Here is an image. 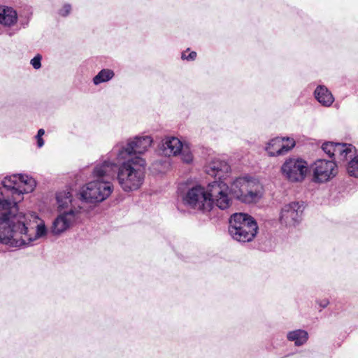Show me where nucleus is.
<instances>
[{"mask_svg": "<svg viewBox=\"0 0 358 358\" xmlns=\"http://www.w3.org/2000/svg\"><path fill=\"white\" fill-rule=\"evenodd\" d=\"M287 339L294 341L296 345L300 346L306 343L308 339V334L305 330H294L287 334Z\"/></svg>", "mask_w": 358, "mask_h": 358, "instance_id": "aec40b11", "label": "nucleus"}, {"mask_svg": "<svg viewBox=\"0 0 358 358\" xmlns=\"http://www.w3.org/2000/svg\"><path fill=\"white\" fill-rule=\"evenodd\" d=\"M230 167L229 164L220 159H215L212 161L206 168L207 174L211 176H218L219 178L222 177V174L229 172Z\"/></svg>", "mask_w": 358, "mask_h": 358, "instance_id": "dca6fc26", "label": "nucleus"}, {"mask_svg": "<svg viewBox=\"0 0 358 358\" xmlns=\"http://www.w3.org/2000/svg\"><path fill=\"white\" fill-rule=\"evenodd\" d=\"M347 171L351 176L358 178V155L355 157L348 162Z\"/></svg>", "mask_w": 358, "mask_h": 358, "instance_id": "4be33fe9", "label": "nucleus"}, {"mask_svg": "<svg viewBox=\"0 0 358 358\" xmlns=\"http://www.w3.org/2000/svg\"><path fill=\"white\" fill-rule=\"evenodd\" d=\"M302 213L303 208L299 202L286 203L281 208L280 222L287 227L295 226L301 221Z\"/></svg>", "mask_w": 358, "mask_h": 358, "instance_id": "9b49d317", "label": "nucleus"}, {"mask_svg": "<svg viewBox=\"0 0 358 358\" xmlns=\"http://www.w3.org/2000/svg\"><path fill=\"white\" fill-rule=\"evenodd\" d=\"M329 303V302L328 299H323L319 301V305L322 308H326Z\"/></svg>", "mask_w": 358, "mask_h": 358, "instance_id": "cd10ccee", "label": "nucleus"}, {"mask_svg": "<svg viewBox=\"0 0 358 358\" xmlns=\"http://www.w3.org/2000/svg\"><path fill=\"white\" fill-rule=\"evenodd\" d=\"M307 171V162L299 158H289L281 166L283 176L291 182L303 180Z\"/></svg>", "mask_w": 358, "mask_h": 358, "instance_id": "9d476101", "label": "nucleus"}, {"mask_svg": "<svg viewBox=\"0 0 358 358\" xmlns=\"http://www.w3.org/2000/svg\"><path fill=\"white\" fill-rule=\"evenodd\" d=\"M114 75V72L110 69H102L93 78V83L94 85H98L102 83H105L111 80L113 78Z\"/></svg>", "mask_w": 358, "mask_h": 358, "instance_id": "412c9836", "label": "nucleus"}, {"mask_svg": "<svg viewBox=\"0 0 358 358\" xmlns=\"http://www.w3.org/2000/svg\"><path fill=\"white\" fill-rule=\"evenodd\" d=\"M116 171V180L124 192L138 190L143 184L146 162L142 157L121 160Z\"/></svg>", "mask_w": 358, "mask_h": 358, "instance_id": "7ed1b4c3", "label": "nucleus"}, {"mask_svg": "<svg viewBox=\"0 0 358 358\" xmlns=\"http://www.w3.org/2000/svg\"><path fill=\"white\" fill-rule=\"evenodd\" d=\"M322 148L330 157L334 158V162L338 163H344L349 159L351 160L357 153L355 147L348 143L327 142L322 144Z\"/></svg>", "mask_w": 358, "mask_h": 358, "instance_id": "6e6552de", "label": "nucleus"}, {"mask_svg": "<svg viewBox=\"0 0 358 358\" xmlns=\"http://www.w3.org/2000/svg\"><path fill=\"white\" fill-rule=\"evenodd\" d=\"M17 21V12L11 7L0 6V24L11 27Z\"/></svg>", "mask_w": 358, "mask_h": 358, "instance_id": "a211bd4d", "label": "nucleus"}, {"mask_svg": "<svg viewBox=\"0 0 358 358\" xmlns=\"http://www.w3.org/2000/svg\"><path fill=\"white\" fill-rule=\"evenodd\" d=\"M36 186L31 176L14 174L6 177L0 187V243L12 248L29 247L45 237L48 228L34 212H18V203L24 194Z\"/></svg>", "mask_w": 358, "mask_h": 358, "instance_id": "f257e3e1", "label": "nucleus"}, {"mask_svg": "<svg viewBox=\"0 0 358 358\" xmlns=\"http://www.w3.org/2000/svg\"><path fill=\"white\" fill-rule=\"evenodd\" d=\"M294 145L295 141L293 138L277 137L268 143L266 150L268 155L271 157L284 155Z\"/></svg>", "mask_w": 358, "mask_h": 358, "instance_id": "ddd939ff", "label": "nucleus"}, {"mask_svg": "<svg viewBox=\"0 0 358 358\" xmlns=\"http://www.w3.org/2000/svg\"><path fill=\"white\" fill-rule=\"evenodd\" d=\"M71 10V6L69 4H65L62 9L59 10V15L62 16L68 15Z\"/></svg>", "mask_w": 358, "mask_h": 358, "instance_id": "393cba45", "label": "nucleus"}, {"mask_svg": "<svg viewBox=\"0 0 358 358\" xmlns=\"http://www.w3.org/2000/svg\"><path fill=\"white\" fill-rule=\"evenodd\" d=\"M337 174V167L334 161L319 159L314 164L313 178L317 182H327Z\"/></svg>", "mask_w": 358, "mask_h": 358, "instance_id": "f8f14e48", "label": "nucleus"}, {"mask_svg": "<svg viewBox=\"0 0 358 358\" xmlns=\"http://www.w3.org/2000/svg\"><path fill=\"white\" fill-rule=\"evenodd\" d=\"M152 138L150 136H135L115 145L112 152L117 162L126 160L136 156L141 157L152 144Z\"/></svg>", "mask_w": 358, "mask_h": 358, "instance_id": "39448f33", "label": "nucleus"}, {"mask_svg": "<svg viewBox=\"0 0 358 358\" xmlns=\"http://www.w3.org/2000/svg\"><path fill=\"white\" fill-rule=\"evenodd\" d=\"M45 134V130L43 129H40L38 131V133H37V136H43Z\"/></svg>", "mask_w": 358, "mask_h": 358, "instance_id": "c85d7f7f", "label": "nucleus"}, {"mask_svg": "<svg viewBox=\"0 0 358 358\" xmlns=\"http://www.w3.org/2000/svg\"><path fill=\"white\" fill-rule=\"evenodd\" d=\"M182 148V142L176 137H166L161 144L160 149L165 156H176Z\"/></svg>", "mask_w": 358, "mask_h": 358, "instance_id": "2eb2a0df", "label": "nucleus"}, {"mask_svg": "<svg viewBox=\"0 0 358 358\" xmlns=\"http://www.w3.org/2000/svg\"><path fill=\"white\" fill-rule=\"evenodd\" d=\"M57 210L59 212L69 210L73 206L72 194L69 190L59 191L56 194Z\"/></svg>", "mask_w": 358, "mask_h": 358, "instance_id": "f3484780", "label": "nucleus"}, {"mask_svg": "<svg viewBox=\"0 0 358 358\" xmlns=\"http://www.w3.org/2000/svg\"><path fill=\"white\" fill-rule=\"evenodd\" d=\"M80 209L71 208L69 210L59 212L53 220L50 232L55 236H59L72 227L80 217Z\"/></svg>", "mask_w": 358, "mask_h": 358, "instance_id": "0eeeda50", "label": "nucleus"}, {"mask_svg": "<svg viewBox=\"0 0 358 358\" xmlns=\"http://www.w3.org/2000/svg\"><path fill=\"white\" fill-rule=\"evenodd\" d=\"M196 57V52H190L187 56L186 55L185 52H183L182 54V59H187V60H194Z\"/></svg>", "mask_w": 358, "mask_h": 358, "instance_id": "a878e982", "label": "nucleus"}, {"mask_svg": "<svg viewBox=\"0 0 358 358\" xmlns=\"http://www.w3.org/2000/svg\"><path fill=\"white\" fill-rule=\"evenodd\" d=\"M41 56L40 55H36L31 60V64L35 69H38L41 68Z\"/></svg>", "mask_w": 358, "mask_h": 358, "instance_id": "b1692460", "label": "nucleus"}, {"mask_svg": "<svg viewBox=\"0 0 358 358\" xmlns=\"http://www.w3.org/2000/svg\"><path fill=\"white\" fill-rule=\"evenodd\" d=\"M315 96L318 102L325 107H329L334 101L332 94L324 86L320 85L315 89Z\"/></svg>", "mask_w": 358, "mask_h": 358, "instance_id": "6ab92c4d", "label": "nucleus"}, {"mask_svg": "<svg viewBox=\"0 0 358 358\" xmlns=\"http://www.w3.org/2000/svg\"><path fill=\"white\" fill-rule=\"evenodd\" d=\"M113 189L114 186L110 181L93 178L82 188L80 197L87 203H100L107 199Z\"/></svg>", "mask_w": 358, "mask_h": 358, "instance_id": "423d86ee", "label": "nucleus"}, {"mask_svg": "<svg viewBox=\"0 0 358 358\" xmlns=\"http://www.w3.org/2000/svg\"><path fill=\"white\" fill-rule=\"evenodd\" d=\"M180 154L181 155L182 160L185 163H190L193 159L192 154L187 146L182 145Z\"/></svg>", "mask_w": 358, "mask_h": 358, "instance_id": "5701e85b", "label": "nucleus"}, {"mask_svg": "<svg viewBox=\"0 0 358 358\" xmlns=\"http://www.w3.org/2000/svg\"><path fill=\"white\" fill-rule=\"evenodd\" d=\"M36 141H37V145L38 148H41L43 147V145H44V141L42 138V136H36Z\"/></svg>", "mask_w": 358, "mask_h": 358, "instance_id": "bb28decb", "label": "nucleus"}, {"mask_svg": "<svg viewBox=\"0 0 358 358\" xmlns=\"http://www.w3.org/2000/svg\"><path fill=\"white\" fill-rule=\"evenodd\" d=\"M257 231L255 220L247 213H236L229 219V233L236 241L250 242L256 236Z\"/></svg>", "mask_w": 358, "mask_h": 358, "instance_id": "20e7f679", "label": "nucleus"}, {"mask_svg": "<svg viewBox=\"0 0 358 358\" xmlns=\"http://www.w3.org/2000/svg\"><path fill=\"white\" fill-rule=\"evenodd\" d=\"M117 169V164L107 157L94 166L92 176L93 178L98 180H108L114 177Z\"/></svg>", "mask_w": 358, "mask_h": 358, "instance_id": "4468645a", "label": "nucleus"}, {"mask_svg": "<svg viewBox=\"0 0 358 358\" xmlns=\"http://www.w3.org/2000/svg\"><path fill=\"white\" fill-rule=\"evenodd\" d=\"M184 202L192 208L203 212L210 210V201L208 199V188L196 185L188 190L185 194Z\"/></svg>", "mask_w": 358, "mask_h": 358, "instance_id": "1a4fd4ad", "label": "nucleus"}, {"mask_svg": "<svg viewBox=\"0 0 358 358\" xmlns=\"http://www.w3.org/2000/svg\"><path fill=\"white\" fill-rule=\"evenodd\" d=\"M208 195L210 201V210L213 205L225 210L231 204V193L234 198L245 203L257 202L262 196V186L254 180L236 178L229 187L221 180H215L208 186Z\"/></svg>", "mask_w": 358, "mask_h": 358, "instance_id": "f03ea898", "label": "nucleus"}]
</instances>
